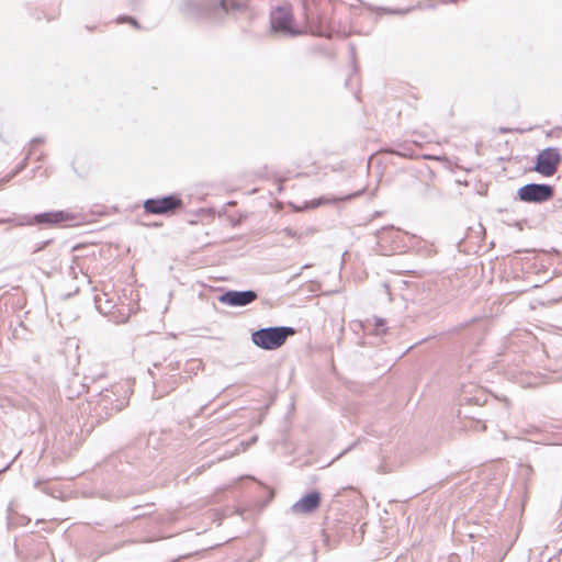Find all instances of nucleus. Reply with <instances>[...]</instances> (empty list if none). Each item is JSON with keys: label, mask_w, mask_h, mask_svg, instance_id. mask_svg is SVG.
<instances>
[{"label": "nucleus", "mask_w": 562, "mask_h": 562, "mask_svg": "<svg viewBox=\"0 0 562 562\" xmlns=\"http://www.w3.org/2000/svg\"><path fill=\"white\" fill-rule=\"evenodd\" d=\"M135 447H128L110 456L101 465V477L95 483V493L106 501L126 497L135 492L131 484L142 475L149 473Z\"/></svg>", "instance_id": "1"}, {"label": "nucleus", "mask_w": 562, "mask_h": 562, "mask_svg": "<svg viewBox=\"0 0 562 562\" xmlns=\"http://www.w3.org/2000/svg\"><path fill=\"white\" fill-rule=\"evenodd\" d=\"M128 400L130 390L126 384H113L98 391L94 398L87 402V407L81 409V414H88L81 426V432L86 435L92 432L99 424L126 407Z\"/></svg>", "instance_id": "2"}, {"label": "nucleus", "mask_w": 562, "mask_h": 562, "mask_svg": "<svg viewBox=\"0 0 562 562\" xmlns=\"http://www.w3.org/2000/svg\"><path fill=\"white\" fill-rule=\"evenodd\" d=\"M248 8L247 0H186L180 10L191 18L216 20L221 14L245 13Z\"/></svg>", "instance_id": "3"}, {"label": "nucleus", "mask_w": 562, "mask_h": 562, "mask_svg": "<svg viewBox=\"0 0 562 562\" xmlns=\"http://www.w3.org/2000/svg\"><path fill=\"white\" fill-rule=\"evenodd\" d=\"M292 326L278 325L260 327L250 334L251 342L261 350L272 351L281 348L289 337L295 335Z\"/></svg>", "instance_id": "4"}, {"label": "nucleus", "mask_w": 562, "mask_h": 562, "mask_svg": "<svg viewBox=\"0 0 562 562\" xmlns=\"http://www.w3.org/2000/svg\"><path fill=\"white\" fill-rule=\"evenodd\" d=\"M19 224L42 228L65 227L76 220V215L67 210H50L35 214H22Z\"/></svg>", "instance_id": "5"}, {"label": "nucleus", "mask_w": 562, "mask_h": 562, "mask_svg": "<svg viewBox=\"0 0 562 562\" xmlns=\"http://www.w3.org/2000/svg\"><path fill=\"white\" fill-rule=\"evenodd\" d=\"M143 210L145 215L172 216L179 210L184 207L180 193L172 192L169 194L148 198L143 201Z\"/></svg>", "instance_id": "6"}, {"label": "nucleus", "mask_w": 562, "mask_h": 562, "mask_svg": "<svg viewBox=\"0 0 562 562\" xmlns=\"http://www.w3.org/2000/svg\"><path fill=\"white\" fill-rule=\"evenodd\" d=\"M269 22L272 34L295 37L302 33L295 24L291 10L284 5H277L270 11Z\"/></svg>", "instance_id": "7"}, {"label": "nucleus", "mask_w": 562, "mask_h": 562, "mask_svg": "<svg viewBox=\"0 0 562 562\" xmlns=\"http://www.w3.org/2000/svg\"><path fill=\"white\" fill-rule=\"evenodd\" d=\"M555 187L550 183L530 182L518 188L516 191V200L530 203L542 204L553 199Z\"/></svg>", "instance_id": "8"}, {"label": "nucleus", "mask_w": 562, "mask_h": 562, "mask_svg": "<svg viewBox=\"0 0 562 562\" xmlns=\"http://www.w3.org/2000/svg\"><path fill=\"white\" fill-rule=\"evenodd\" d=\"M562 162V155L558 147L549 146L538 151L533 159L532 171L538 172L542 177H552L558 171Z\"/></svg>", "instance_id": "9"}, {"label": "nucleus", "mask_w": 562, "mask_h": 562, "mask_svg": "<svg viewBox=\"0 0 562 562\" xmlns=\"http://www.w3.org/2000/svg\"><path fill=\"white\" fill-rule=\"evenodd\" d=\"M258 293L255 290H225L217 300L227 306L243 307L256 301Z\"/></svg>", "instance_id": "10"}, {"label": "nucleus", "mask_w": 562, "mask_h": 562, "mask_svg": "<svg viewBox=\"0 0 562 562\" xmlns=\"http://www.w3.org/2000/svg\"><path fill=\"white\" fill-rule=\"evenodd\" d=\"M488 401V394L486 391L476 384L463 385L458 395V403L464 407L467 405L483 406Z\"/></svg>", "instance_id": "11"}, {"label": "nucleus", "mask_w": 562, "mask_h": 562, "mask_svg": "<svg viewBox=\"0 0 562 562\" xmlns=\"http://www.w3.org/2000/svg\"><path fill=\"white\" fill-rule=\"evenodd\" d=\"M321 502V492L311 490L292 505V510L297 514H312L318 509Z\"/></svg>", "instance_id": "12"}, {"label": "nucleus", "mask_w": 562, "mask_h": 562, "mask_svg": "<svg viewBox=\"0 0 562 562\" xmlns=\"http://www.w3.org/2000/svg\"><path fill=\"white\" fill-rule=\"evenodd\" d=\"M363 192V189L357 190L353 193L346 194L342 196H335V195H321L319 198L313 199L311 201L312 207H317L325 204H336L341 201H350L357 196H360Z\"/></svg>", "instance_id": "13"}, {"label": "nucleus", "mask_w": 562, "mask_h": 562, "mask_svg": "<svg viewBox=\"0 0 562 562\" xmlns=\"http://www.w3.org/2000/svg\"><path fill=\"white\" fill-rule=\"evenodd\" d=\"M86 391L89 392V390H87V384L80 382L78 378H75L71 380V384L66 390V396L71 400L80 396Z\"/></svg>", "instance_id": "14"}, {"label": "nucleus", "mask_w": 562, "mask_h": 562, "mask_svg": "<svg viewBox=\"0 0 562 562\" xmlns=\"http://www.w3.org/2000/svg\"><path fill=\"white\" fill-rule=\"evenodd\" d=\"M33 154V149L31 148L26 156L15 166V168L9 173L5 177H3L0 182L2 184L9 182L12 178H14L16 175H19L21 171H23L26 166H27V161L31 157V155Z\"/></svg>", "instance_id": "15"}, {"label": "nucleus", "mask_w": 562, "mask_h": 562, "mask_svg": "<svg viewBox=\"0 0 562 562\" xmlns=\"http://www.w3.org/2000/svg\"><path fill=\"white\" fill-rule=\"evenodd\" d=\"M34 486L36 488H38L41 492H43L54 498H58L61 494V491L54 487L49 481L37 480V481H35Z\"/></svg>", "instance_id": "16"}, {"label": "nucleus", "mask_w": 562, "mask_h": 562, "mask_svg": "<svg viewBox=\"0 0 562 562\" xmlns=\"http://www.w3.org/2000/svg\"><path fill=\"white\" fill-rule=\"evenodd\" d=\"M371 10L383 12L386 14H398V15H406L413 10H415L416 7H407V8H401V9H393L387 7H369Z\"/></svg>", "instance_id": "17"}, {"label": "nucleus", "mask_w": 562, "mask_h": 562, "mask_svg": "<svg viewBox=\"0 0 562 562\" xmlns=\"http://www.w3.org/2000/svg\"><path fill=\"white\" fill-rule=\"evenodd\" d=\"M392 154L412 158L415 156V150L411 146H406L404 144H398L390 150Z\"/></svg>", "instance_id": "18"}, {"label": "nucleus", "mask_w": 562, "mask_h": 562, "mask_svg": "<svg viewBox=\"0 0 562 562\" xmlns=\"http://www.w3.org/2000/svg\"><path fill=\"white\" fill-rule=\"evenodd\" d=\"M373 331L376 335H383L387 331L386 321L382 317H374Z\"/></svg>", "instance_id": "19"}, {"label": "nucleus", "mask_w": 562, "mask_h": 562, "mask_svg": "<svg viewBox=\"0 0 562 562\" xmlns=\"http://www.w3.org/2000/svg\"><path fill=\"white\" fill-rule=\"evenodd\" d=\"M22 214H14L10 217H0V225L2 224H11L16 227L25 226V224H19L21 221L19 220Z\"/></svg>", "instance_id": "20"}, {"label": "nucleus", "mask_w": 562, "mask_h": 562, "mask_svg": "<svg viewBox=\"0 0 562 562\" xmlns=\"http://www.w3.org/2000/svg\"><path fill=\"white\" fill-rule=\"evenodd\" d=\"M117 22L119 23H128V24L133 25L135 29H140L139 22L132 15H126V14L120 15L117 18Z\"/></svg>", "instance_id": "21"}, {"label": "nucleus", "mask_w": 562, "mask_h": 562, "mask_svg": "<svg viewBox=\"0 0 562 562\" xmlns=\"http://www.w3.org/2000/svg\"><path fill=\"white\" fill-rule=\"evenodd\" d=\"M391 231L393 232L394 231V227L393 226H384L382 228H380L378 232H376V237L380 239V240H384L385 239V234Z\"/></svg>", "instance_id": "22"}, {"label": "nucleus", "mask_w": 562, "mask_h": 562, "mask_svg": "<svg viewBox=\"0 0 562 562\" xmlns=\"http://www.w3.org/2000/svg\"><path fill=\"white\" fill-rule=\"evenodd\" d=\"M52 241H53V239H46V240L37 243L35 246L34 252L45 249V247L48 246Z\"/></svg>", "instance_id": "23"}, {"label": "nucleus", "mask_w": 562, "mask_h": 562, "mask_svg": "<svg viewBox=\"0 0 562 562\" xmlns=\"http://www.w3.org/2000/svg\"><path fill=\"white\" fill-rule=\"evenodd\" d=\"M153 510H146V512H143V514H136L134 516L131 517L132 520H137L142 517H146V516H149L151 515Z\"/></svg>", "instance_id": "24"}, {"label": "nucleus", "mask_w": 562, "mask_h": 562, "mask_svg": "<svg viewBox=\"0 0 562 562\" xmlns=\"http://www.w3.org/2000/svg\"><path fill=\"white\" fill-rule=\"evenodd\" d=\"M391 470L387 468V465L385 463H381L379 467H378V472L379 473H382V474H385V473H389Z\"/></svg>", "instance_id": "25"}, {"label": "nucleus", "mask_w": 562, "mask_h": 562, "mask_svg": "<svg viewBox=\"0 0 562 562\" xmlns=\"http://www.w3.org/2000/svg\"><path fill=\"white\" fill-rule=\"evenodd\" d=\"M284 234H286L289 237H296V232L292 228L285 227L282 229Z\"/></svg>", "instance_id": "26"}, {"label": "nucleus", "mask_w": 562, "mask_h": 562, "mask_svg": "<svg viewBox=\"0 0 562 562\" xmlns=\"http://www.w3.org/2000/svg\"><path fill=\"white\" fill-rule=\"evenodd\" d=\"M45 142V138L42 137V136H36V137H33L32 140H31V145H35V144H42Z\"/></svg>", "instance_id": "27"}, {"label": "nucleus", "mask_w": 562, "mask_h": 562, "mask_svg": "<svg viewBox=\"0 0 562 562\" xmlns=\"http://www.w3.org/2000/svg\"><path fill=\"white\" fill-rule=\"evenodd\" d=\"M143 507L150 509V508L154 507V504L153 503L151 504H146L145 506L136 505V506L133 507V509L137 510V509L143 508Z\"/></svg>", "instance_id": "28"}, {"label": "nucleus", "mask_w": 562, "mask_h": 562, "mask_svg": "<svg viewBox=\"0 0 562 562\" xmlns=\"http://www.w3.org/2000/svg\"><path fill=\"white\" fill-rule=\"evenodd\" d=\"M460 0H440L441 3H451V4H454V3H458Z\"/></svg>", "instance_id": "29"}, {"label": "nucleus", "mask_w": 562, "mask_h": 562, "mask_svg": "<svg viewBox=\"0 0 562 562\" xmlns=\"http://www.w3.org/2000/svg\"><path fill=\"white\" fill-rule=\"evenodd\" d=\"M258 437L257 436H254L249 439V441L247 442V446H250V445H254L256 441H257Z\"/></svg>", "instance_id": "30"}, {"label": "nucleus", "mask_w": 562, "mask_h": 562, "mask_svg": "<svg viewBox=\"0 0 562 562\" xmlns=\"http://www.w3.org/2000/svg\"><path fill=\"white\" fill-rule=\"evenodd\" d=\"M356 445H357L356 442H352L342 453L350 451L351 449L355 448Z\"/></svg>", "instance_id": "31"}, {"label": "nucleus", "mask_w": 562, "mask_h": 562, "mask_svg": "<svg viewBox=\"0 0 562 562\" xmlns=\"http://www.w3.org/2000/svg\"><path fill=\"white\" fill-rule=\"evenodd\" d=\"M44 158H45V154H44V153H41V154L38 155V157L36 158V160H37V161H43V160H44Z\"/></svg>", "instance_id": "32"}, {"label": "nucleus", "mask_w": 562, "mask_h": 562, "mask_svg": "<svg viewBox=\"0 0 562 562\" xmlns=\"http://www.w3.org/2000/svg\"><path fill=\"white\" fill-rule=\"evenodd\" d=\"M427 8H429V9H435V8H436V4H435V3H429V4H427Z\"/></svg>", "instance_id": "33"}, {"label": "nucleus", "mask_w": 562, "mask_h": 562, "mask_svg": "<svg viewBox=\"0 0 562 562\" xmlns=\"http://www.w3.org/2000/svg\"><path fill=\"white\" fill-rule=\"evenodd\" d=\"M350 81H351V77H350V78H348V79L345 81V86H346V87H348V86H349V83H350Z\"/></svg>", "instance_id": "34"}, {"label": "nucleus", "mask_w": 562, "mask_h": 562, "mask_svg": "<svg viewBox=\"0 0 562 562\" xmlns=\"http://www.w3.org/2000/svg\"><path fill=\"white\" fill-rule=\"evenodd\" d=\"M501 132H502V133H508V132H509V128L502 127V128H501Z\"/></svg>", "instance_id": "35"}, {"label": "nucleus", "mask_w": 562, "mask_h": 562, "mask_svg": "<svg viewBox=\"0 0 562 562\" xmlns=\"http://www.w3.org/2000/svg\"><path fill=\"white\" fill-rule=\"evenodd\" d=\"M98 300H99V296H98V295H95V296H94V303L97 304V307L100 310V307L98 306Z\"/></svg>", "instance_id": "36"}, {"label": "nucleus", "mask_w": 562, "mask_h": 562, "mask_svg": "<svg viewBox=\"0 0 562 562\" xmlns=\"http://www.w3.org/2000/svg\"><path fill=\"white\" fill-rule=\"evenodd\" d=\"M72 294L71 293H67L64 295L65 299H69Z\"/></svg>", "instance_id": "37"}, {"label": "nucleus", "mask_w": 562, "mask_h": 562, "mask_svg": "<svg viewBox=\"0 0 562 562\" xmlns=\"http://www.w3.org/2000/svg\"><path fill=\"white\" fill-rule=\"evenodd\" d=\"M353 71L356 72L357 71V65L356 63L353 61Z\"/></svg>", "instance_id": "38"}, {"label": "nucleus", "mask_w": 562, "mask_h": 562, "mask_svg": "<svg viewBox=\"0 0 562 562\" xmlns=\"http://www.w3.org/2000/svg\"><path fill=\"white\" fill-rule=\"evenodd\" d=\"M538 452H542V450H544V448H537L536 449Z\"/></svg>", "instance_id": "39"}, {"label": "nucleus", "mask_w": 562, "mask_h": 562, "mask_svg": "<svg viewBox=\"0 0 562 562\" xmlns=\"http://www.w3.org/2000/svg\"><path fill=\"white\" fill-rule=\"evenodd\" d=\"M352 55L355 54V46L350 45Z\"/></svg>", "instance_id": "40"}, {"label": "nucleus", "mask_w": 562, "mask_h": 562, "mask_svg": "<svg viewBox=\"0 0 562 562\" xmlns=\"http://www.w3.org/2000/svg\"><path fill=\"white\" fill-rule=\"evenodd\" d=\"M462 241H463V239H462V238H461V239H459V241H458V246H459V247H460V245H461V243H462Z\"/></svg>", "instance_id": "41"}]
</instances>
